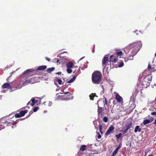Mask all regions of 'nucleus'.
Segmentation results:
<instances>
[{
  "mask_svg": "<svg viewBox=\"0 0 156 156\" xmlns=\"http://www.w3.org/2000/svg\"><path fill=\"white\" fill-rule=\"evenodd\" d=\"M47 68V66L45 65L39 66L36 70L33 69H29L26 70L23 73V75L27 77L31 76L33 75L37 74L38 70H41L45 69Z\"/></svg>",
  "mask_w": 156,
  "mask_h": 156,
  "instance_id": "obj_1",
  "label": "nucleus"
},
{
  "mask_svg": "<svg viewBox=\"0 0 156 156\" xmlns=\"http://www.w3.org/2000/svg\"><path fill=\"white\" fill-rule=\"evenodd\" d=\"M102 77V75L98 71H94L92 74V80L94 83L99 84Z\"/></svg>",
  "mask_w": 156,
  "mask_h": 156,
  "instance_id": "obj_2",
  "label": "nucleus"
},
{
  "mask_svg": "<svg viewBox=\"0 0 156 156\" xmlns=\"http://www.w3.org/2000/svg\"><path fill=\"white\" fill-rule=\"evenodd\" d=\"M37 78L38 77H37L34 76L30 78V79L26 80L23 84L26 85L30 83L32 84L36 82H37V81L38 80Z\"/></svg>",
  "mask_w": 156,
  "mask_h": 156,
  "instance_id": "obj_3",
  "label": "nucleus"
},
{
  "mask_svg": "<svg viewBox=\"0 0 156 156\" xmlns=\"http://www.w3.org/2000/svg\"><path fill=\"white\" fill-rule=\"evenodd\" d=\"M132 123L130 122L129 123H127L125 125V127L124 128V129L121 130L120 132L124 134L126 133L127 132L128 130L132 127Z\"/></svg>",
  "mask_w": 156,
  "mask_h": 156,
  "instance_id": "obj_4",
  "label": "nucleus"
},
{
  "mask_svg": "<svg viewBox=\"0 0 156 156\" xmlns=\"http://www.w3.org/2000/svg\"><path fill=\"white\" fill-rule=\"evenodd\" d=\"M138 47H135L132 50L131 53L132 54V57L135 55L139 51L142 46V44L141 42H139L138 43Z\"/></svg>",
  "mask_w": 156,
  "mask_h": 156,
  "instance_id": "obj_5",
  "label": "nucleus"
},
{
  "mask_svg": "<svg viewBox=\"0 0 156 156\" xmlns=\"http://www.w3.org/2000/svg\"><path fill=\"white\" fill-rule=\"evenodd\" d=\"M60 96L64 97L63 99L66 100H68L72 98L71 94L69 92H65L64 95L58 96V97H60Z\"/></svg>",
  "mask_w": 156,
  "mask_h": 156,
  "instance_id": "obj_6",
  "label": "nucleus"
},
{
  "mask_svg": "<svg viewBox=\"0 0 156 156\" xmlns=\"http://www.w3.org/2000/svg\"><path fill=\"white\" fill-rule=\"evenodd\" d=\"M28 112V110H26L24 111H21L19 113H16L15 115L16 118H20L24 116Z\"/></svg>",
  "mask_w": 156,
  "mask_h": 156,
  "instance_id": "obj_7",
  "label": "nucleus"
},
{
  "mask_svg": "<svg viewBox=\"0 0 156 156\" xmlns=\"http://www.w3.org/2000/svg\"><path fill=\"white\" fill-rule=\"evenodd\" d=\"M118 59V56H115V54L111 55L109 57V62L111 63H116Z\"/></svg>",
  "mask_w": 156,
  "mask_h": 156,
  "instance_id": "obj_8",
  "label": "nucleus"
},
{
  "mask_svg": "<svg viewBox=\"0 0 156 156\" xmlns=\"http://www.w3.org/2000/svg\"><path fill=\"white\" fill-rule=\"evenodd\" d=\"M108 57L109 56L108 55H106L104 57L102 61V64L103 66H104V67L105 66V65H106L107 62L108 61Z\"/></svg>",
  "mask_w": 156,
  "mask_h": 156,
  "instance_id": "obj_9",
  "label": "nucleus"
},
{
  "mask_svg": "<svg viewBox=\"0 0 156 156\" xmlns=\"http://www.w3.org/2000/svg\"><path fill=\"white\" fill-rule=\"evenodd\" d=\"M115 127L113 126H111L108 128L105 134L106 136H108L110 134L113 130H114Z\"/></svg>",
  "mask_w": 156,
  "mask_h": 156,
  "instance_id": "obj_10",
  "label": "nucleus"
},
{
  "mask_svg": "<svg viewBox=\"0 0 156 156\" xmlns=\"http://www.w3.org/2000/svg\"><path fill=\"white\" fill-rule=\"evenodd\" d=\"M115 98L117 101L119 103H120L123 102V99L122 98L118 93H117L116 94Z\"/></svg>",
  "mask_w": 156,
  "mask_h": 156,
  "instance_id": "obj_11",
  "label": "nucleus"
},
{
  "mask_svg": "<svg viewBox=\"0 0 156 156\" xmlns=\"http://www.w3.org/2000/svg\"><path fill=\"white\" fill-rule=\"evenodd\" d=\"M145 80L147 81V82L150 84V83L152 80V76L151 75H148L145 76L144 79Z\"/></svg>",
  "mask_w": 156,
  "mask_h": 156,
  "instance_id": "obj_12",
  "label": "nucleus"
},
{
  "mask_svg": "<svg viewBox=\"0 0 156 156\" xmlns=\"http://www.w3.org/2000/svg\"><path fill=\"white\" fill-rule=\"evenodd\" d=\"M141 84L143 86V87L145 88H146L150 85V84L147 82V81L145 80L144 79L143 80L141 83Z\"/></svg>",
  "mask_w": 156,
  "mask_h": 156,
  "instance_id": "obj_13",
  "label": "nucleus"
},
{
  "mask_svg": "<svg viewBox=\"0 0 156 156\" xmlns=\"http://www.w3.org/2000/svg\"><path fill=\"white\" fill-rule=\"evenodd\" d=\"M99 102V101H97V104H98V115H102V113L103 111V108H102L100 107L98 105V102Z\"/></svg>",
  "mask_w": 156,
  "mask_h": 156,
  "instance_id": "obj_14",
  "label": "nucleus"
},
{
  "mask_svg": "<svg viewBox=\"0 0 156 156\" xmlns=\"http://www.w3.org/2000/svg\"><path fill=\"white\" fill-rule=\"evenodd\" d=\"M139 42H137L132 43L129 45V48H133L135 47H138V46H139V45H138Z\"/></svg>",
  "mask_w": 156,
  "mask_h": 156,
  "instance_id": "obj_15",
  "label": "nucleus"
},
{
  "mask_svg": "<svg viewBox=\"0 0 156 156\" xmlns=\"http://www.w3.org/2000/svg\"><path fill=\"white\" fill-rule=\"evenodd\" d=\"M115 55H117V56H119L122 55V51H120V49H116L115 50Z\"/></svg>",
  "mask_w": 156,
  "mask_h": 156,
  "instance_id": "obj_16",
  "label": "nucleus"
},
{
  "mask_svg": "<svg viewBox=\"0 0 156 156\" xmlns=\"http://www.w3.org/2000/svg\"><path fill=\"white\" fill-rule=\"evenodd\" d=\"M11 87L10 84L8 83H5L2 86V88L9 89Z\"/></svg>",
  "mask_w": 156,
  "mask_h": 156,
  "instance_id": "obj_17",
  "label": "nucleus"
},
{
  "mask_svg": "<svg viewBox=\"0 0 156 156\" xmlns=\"http://www.w3.org/2000/svg\"><path fill=\"white\" fill-rule=\"evenodd\" d=\"M73 66V63L72 62H69L66 65L67 68H71Z\"/></svg>",
  "mask_w": 156,
  "mask_h": 156,
  "instance_id": "obj_18",
  "label": "nucleus"
},
{
  "mask_svg": "<svg viewBox=\"0 0 156 156\" xmlns=\"http://www.w3.org/2000/svg\"><path fill=\"white\" fill-rule=\"evenodd\" d=\"M141 128H140L139 126H137L135 127L134 131L135 133H136L137 131H138L139 132H140L141 131Z\"/></svg>",
  "mask_w": 156,
  "mask_h": 156,
  "instance_id": "obj_19",
  "label": "nucleus"
},
{
  "mask_svg": "<svg viewBox=\"0 0 156 156\" xmlns=\"http://www.w3.org/2000/svg\"><path fill=\"white\" fill-rule=\"evenodd\" d=\"M87 146L85 145H82L80 148V150L84 151L87 150Z\"/></svg>",
  "mask_w": 156,
  "mask_h": 156,
  "instance_id": "obj_20",
  "label": "nucleus"
},
{
  "mask_svg": "<svg viewBox=\"0 0 156 156\" xmlns=\"http://www.w3.org/2000/svg\"><path fill=\"white\" fill-rule=\"evenodd\" d=\"M151 122V121L150 119H146L144 121L143 123L144 125H145Z\"/></svg>",
  "mask_w": 156,
  "mask_h": 156,
  "instance_id": "obj_21",
  "label": "nucleus"
},
{
  "mask_svg": "<svg viewBox=\"0 0 156 156\" xmlns=\"http://www.w3.org/2000/svg\"><path fill=\"white\" fill-rule=\"evenodd\" d=\"M96 96L95 93H94V94L92 93L91 94H90L89 95L90 99L92 100H93L94 97Z\"/></svg>",
  "mask_w": 156,
  "mask_h": 156,
  "instance_id": "obj_22",
  "label": "nucleus"
},
{
  "mask_svg": "<svg viewBox=\"0 0 156 156\" xmlns=\"http://www.w3.org/2000/svg\"><path fill=\"white\" fill-rule=\"evenodd\" d=\"M147 69L148 70L150 71L151 72H152V71H153L154 69L153 68L151 67V65L150 63L149 64L148 66Z\"/></svg>",
  "mask_w": 156,
  "mask_h": 156,
  "instance_id": "obj_23",
  "label": "nucleus"
},
{
  "mask_svg": "<svg viewBox=\"0 0 156 156\" xmlns=\"http://www.w3.org/2000/svg\"><path fill=\"white\" fill-rule=\"evenodd\" d=\"M76 77V76H74L73 78H72L71 79H70L67 82V83H70L73 82V81H74L75 80Z\"/></svg>",
  "mask_w": 156,
  "mask_h": 156,
  "instance_id": "obj_24",
  "label": "nucleus"
},
{
  "mask_svg": "<svg viewBox=\"0 0 156 156\" xmlns=\"http://www.w3.org/2000/svg\"><path fill=\"white\" fill-rule=\"evenodd\" d=\"M55 69V68L54 67H52L51 68H48L47 69V72L48 73H50L52 71H53L54 69Z\"/></svg>",
  "mask_w": 156,
  "mask_h": 156,
  "instance_id": "obj_25",
  "label": "nucleus"
},
{
  "mask_svg": "<svg viewBox=\"0 0 156 156\" xmlns=\"http://www.w3.org/2000/svg\"><path fill=\"white\" fill-rule=\"evenodd\" d=\"M103 125L101 124H99V131L101 132V134H102V133H103V132L101 130L102 129V128H103Z\"/></svg>",
  "mask_w": 156,
  "mask_h": 156,
  "instance_id": "obj_26",
  "label": "nucleus"
},
{
  "mask_svg": "<svg viewBox=\"0 0 156 156\" xmlns=\"http://www.w3.org/2000/svg\"><path fill=\"white\" fill-rule=\"evenodd\" d=\"M118 63V67H121L123 66L124 65V63L122 61H121L119 62Z\"/></svg>",
  "mask_w": 156,
  "mask_h": 156,
  "instance_id": "obj_27",
  "label": "nucleus"
},
{
  "mask_svg": "<svg viewBox=\"0 0 156 156\" xmlns=\"http://www.w3.org/2000/svg\"><path fill=\"white\" fill-rule=\"evenodd\" d=\"M31 101L32 102V103L31 104V105L33 106L35 105V100L34 98H32L31 99Z\"/></svg>",
  "mask_w": 156,
  "mask_h": 156,
  "instance_id": "obj_28",
  "label": "nucleus"
},
{
  "mask_svg": "<svg viewBox=\"0 0 156 156\" xmlns=\"http://www.w3.org/2000/svg\"><path fill=\"white\" fill-rule=\"evenodd\" d=\"M118 150L116 148L115 149V150L113 151V152L112 153V156H115L117 154Z\"/></svg>",
  "mask_w": 156,
  "mask_h": 156,
  "instance_id": "obj_29",
  "label": "nucleus"
},
{
  "mask_svg": "<svg viewBox=\"0 0 156 156\" xmlns=\"http://www.w3.org/2000/svg\"><path fill=\"white\" fill-rule=\"evenodd\" d=\"M6 123H7V124H6V126H10L12 125H14L13 122H6Z\"/></svg>",
  "mask_w": 156,
  "mask_h": 156,
  "instance_id": "obj_30",
  "label": "nucleus"
},
{
  "mask_svg": "<svg viewBox=\"0 0 156 156\" xmlns=\"http://www.w3.org/2000/svg\"><path fill=\"white\" fill-rule=\"evenodd\" d=\"M122 135V133H120L118 135H116L115 137H117V139H119L121 137Z\"/></svg>",
  "mask_w": 156,
  "mask_h": 156,
  "instance_id": "obj_31",
  "label": "nucleus"
},
{
  "mask_svg": "<svg viewBox=\"0 0 156 156\" xmlns=\"http://www.w3.org/2000/svg\"><path fill=\"white\" fill-rule=\"evenodd\" d=\"M151 151V150L150 149H149L147 150H146L145 151V156H146L147 154H148V153Z\"/></svg>",
  "mask_w": 156,
  "mask_h": 156,
  "instance_id": "obj_32",
  "label": "nucleus"
},
{
  "mask_svg": "<svg viewBox=\"0 0 156 156\" xmlns=\"http://www.w3.org/2000/svg\"><path fill=\"white\" fill-rule=\"evenodd\" d=\"M67 72L69 73H71L72 72V70L71 68H67Z\"/></svg>",
  "mask_w": 156,
  "mask_h": 156,
  "instance_id": "obj_33",
  "label": "nucleus"
},
{
  "mask_svg": "<svg viewBox=\"0 0 156 156\" xmlns=\"http://www.w3.org/2000/svg\"><path fill=\"white\" fill-rule=\"evenodd\" d=\"M56 81L58 82L59 85H61L62 83V81L60 79H58L56 80Z\"/></svg>",
  "mask_w": 156,
  "mask_h": 156,
  "instance_id": "obj_34",
  "label": "nucleus"
},
{
  "mask_svg": "<svg viewBox=\"0 0 156 156\" xmlns=\"http://www.w3.org/2000/svg\"><path fill=\"white\" fill-rule=\"evenodd\" d=\"M103 121L106 122L108 121V119L106 117H104L103 119Z\"/></svg>",
  "mask_w": 156,
  "mask_h": 156,
  "instance_id": "obj_35",
  "label": "nucleus"
},
{
  "mask_svg": "<svg viewBox=\"0 0 156 156\" xmlns=\"http://www.w3.org/2000/svg\"><path fill=\"white\" fill-rule=\"evenodd\" d=\"M98 136L97 137L98 139H100L101 137V135L98 132H97Z\"/></svg>",
  "mask_w": 156,
  "mask_h": 156,
  "instance_id": "obj_36",
  "label": "nucleus"
},
{
  "mask_svg": "<svg viewBox=\"0 0 156 156\" xmlns=\"http://www.w3.org/2000/svg\"><path fill=\"white\" fill-rule=\"evenodd\" d=\"M122 147V143H120L118 146L116 148L118 150L119 149Z\"/></svg>",
  "mask_w": 156,
  "mask_h": 156,
  "instance_id": "obj_37",
  "label": "nucleus"
},
{
  "mask_svg": "<svg viewBox=\"0 0 156 156\" xmlns=\"http://www.w3.org/2000/svg\"><path fill=\"white\" fill-rule=\"evenodd\" d=\"M132 58H131V59H128V58H124V61L125 62H126L127 61H128L129 60H132L133 59V57H132Z\"/></svg>",
  "mask_w": 156,
  "mask_h": 156,
  "instance_id": "obj_38",
  "label": "nucleus"
},
{
  "mask_svg": "<svg viewBox=\"0 0 156 156\" xmlns=\"http://www.w3.org/2000/svg\"><path fill=\"white\" fill-rule=\"evenodd\" d=\"M38 108H39L37 107H35L33 109V111L34 112H36Z\"/></svg>",
  "mask_w": 156,
  "mask_h": 156,
  "instance_id": "obj_39",
  "label": "nucleus"
},
{
  "mask_svg": "<svg viewBox=\"0 0 156 156\" xmlns=\"http://www.w3.org/2000/svg\"><path fill=\"white\" fill-rule=\"evenodd\" d=\"M105 103L104 104V105H107L108 104V101L106 99V98H105Z\"/></svg>",
  "mask_w": 156,
  "mask_h": 156,
  "instance_id": "obj_40",
  "label": "nucleus"
},
{
  "mask_svg": "<svg viewBox=\"0 0 156 156\" xmlns=\"http://www.w3.org/2000/svg\"><path fill=\"white\" fill-rule=\"evenodd\" d=\"M32 113H33V112L32 111L29 112L28 115L26 117V118H27V117H29V116H30L32 114Z\"/></svg>",
  "mask_w": 156,
  "mask_h": 156,
  "instance_id": "obj_41",
  "label": "nucleus"
},
{
  "mask_svg": "<svg viewBox=\"0 0 156 156\" xmlns=\"http://www.w3.org/2000/svg\"><path fill=\"white\" fill-rule=\"evenodd\" d=\"M151 115H156V112H151Z\"/></svg>",
  "mask_w": 156,
  "mask_h": 156,
  "instance_id": "obj_42",
  "label": "nucleus"
},
{
  "mask_svg": "<svg viewBox=\"0 0 156 156\" xmlns=\"http://www.w3.org/2000/svg\"><path fill=\"white\" fill-rule=\"evenodd\" d=\"M19 121V119H17L15 121L13 122L14 124L15 125L16 123H17Z\"/></svg>",
  "mask_w": 156,
  "mask_h": 156,
  "instance_id": "obj_43",
  "label": "nucleus"
},
{
  "mask_svg": "<svg viewBox=\"0 0 156 156\" xmlns=\"http://www.w3.org/2000/svg\"><path fill=\"white\" fill-rule=\"evenodd\" d=\"M45 59L46 60H47L49 62L50 61V59L49 58H48L47 57H46L45 58Z\"/></svg>",
  "mask_w": 156,
  "mask_h": 156,
  "instance_id": "obj_44",
  "label": "nucleus"
},
{
  "mask_svg": "<svg viewBox=\"0 0 156 156\" xmlns=\"http://www.w3.org/2000/svg\"><path fill=\"white\" fill-rule=\"evenodd\" d=\"M154 119L153 117H151V119H150V121H151V122L153 121Z\"/></svg>",
  "mask_w": 156,
  "mask_h": 156,
  "instance_id": "obj_45",
  "label": "nucleus"
},
{
  "mask_svg": "<svg viewBox=\"0 0 156 156\" xmlns=\"http://www.w3.org/2000/svg\"><path fill=\"white\" fill-rule=\"evenodd\" d=\"M16 125H12V128L13 129L16 126Z\"/></svg>",
  "mask_w": 156,
  "mask_h": 156,
  "instance_id": "obj_46",
  "label": "nucleus"
},
{
  "mask_svg": "<svg viewBox=\"0 0 156 156\" xmlns=\"http://www.w3.org/2000/svg\"><path fill=\"white\" fill-rule=\"evenodd\" d=\"M61 74V72H58L56 73V74Z\"/></svg>",
  "mask_w": 156,
  "mask_h": 156,
  "instance_id": "obj_47",
  "label": "nucleus"
},
{
  "mask_svg": "<svg viewBox=\"0 0 156 156\" xmlns=\"http://www.w3.org/2000/svg\"><path fill=\"white\" fill-rule=\"evenodd\" d=\"M153 123L154 124L156 125V119H155L154 122H153Z\"/></svg>",
  "mask_w": 156,
  "mask_h": 156,
  "instance_id": "obj_48",
  "label": "nucleus"
},
{
  "mask_svg": "<svg viewBox=\"0 0 156 156\" xmlns=\"http://www.w3.org/2000/svg\"><path fill=\"white\" fill-rule=\"evenodd\" d=\"M85 57H83L81 58L80 59H79V61H80L81 60H82L83 58H84Z\"/></svg>",
  "mask_w": 156,
  "mask_h": 156,
  "instance_id": "obj_49",
  "label": "nucleus"
},
{
  "mask_svg": "<svg viewBox=\"0 0 156 156\" xmlns=\"http://www.w3.org/2000/svg\"><path fill=\"white\" fill-rule=\"evenodd\" d=\"M153 155L152 154H151L150 155H148V156H152Z\"/></svg>",
  "mask_w": 156,
  "mask_h": 156,
  "instance_id": "obj_50",
  "label": "nucleus"
},
{
  "mask_svg": "<svg viewBox=\"0 0 156 156\" xmlns=\"http://www.w3.org/2000/svg\"><path fill=\"white\" fill-rule=\"evenodd\" d=\"M30 103V102H29L27 104V105H29Z\"/></svg>",
  "mask_w": 156,
  "mask_h": 156,
  "instance_id": "obj_51",
  "label": "nucleus"
},
{
  "mask_svg": "<svg viewBox=\"0 0 156 156\" xmlns=\"http://www.w3.org/2000/svg\"><path fill=\"white\" fill-rule=\"evenodd\" d=\"M5 127V126H2V127H1V128L2 129H3Z\"/></svg>",
  "mask_w": 156,
  "mask_h": 156,
  "instance_id": "obj_52",
  "label": "nucleus"
},
{
  "mask_svg": "<svg viewBox=\"0 0 156 156\" xmlns=\"http://www.w3.org/2000/svg\"><path fill=\"white\" fill-rule=\"evenodd\" d=\"M73 66L75 68H76V67H78L77 66Z\"/></svg>",
  "mask_w": 156,
  "mask_h": 156,
  "instance_id": "obj_53",
  "label": "nucleus"
},
{
  "mask_svg": "<svg viewBox=\"0 0 156 156\" xmlns=\"http://www.w3.org/2000/svg\"><path fill=\"white\" fill-rule=\"evenodd\" d=\"M148 118H150V116L149 115H148Z\"/></svg>",
  "mask_w": 156,
  "mask_h": 156,
  "instance_id": "obj_54",
  "label": "nucleus"
},
{
  "mask_svg": "<svg viewBox=\"0 0 156 156\" xmlns=\"http://www.w3.org/2000/svg\"><path fill=\"white\" fill-rule=\"evenodd\" d=\"M20 120H23V119H20Z\"/></svg>",
  "mask_w": 156,
  "mask_h": 156,
  "instance_id": "obj_55",
  "label": "nucleus"
},
{
  "mask_svg": "<svg viewBox=\"0 0 156 156\" xmlns=\"http://www.w3.org/2000/svg\"><path fill=\"white\" fill-rule=\"evenodd\" d=\"M155 56L156 57V53L155 54Z\"/></svg>",
  "mask_w": 156,
  "mask_h": 156,
  "instance_id": "obj_56",
  "label": "nucleus"
},
{
  "mask_svg": "<svg viewBox=\"0 0 156 156\" xmlns=\"http://www.w3.org/2000/svg\"><path fill=\"white\" fill-rule=\"evenodd\" d=\"M75 72H76V71H74V72H73V73H75Z\"/></svg>",
  "mask_w": 156,
  "mask_h": 156,
  "instance_id": "obj_57",
  "label": "nucleus"
},
{
  "mask_svg": "<svg viewBox=\"0 0 156 156\" xmlns=\"http://www.w3.org/2000/svg\"><path fill=\"white\" fill-rule=\"evenodd\" d=\"M78 69L79 70V71H80V68H79V69Z\"/></svg>",
  "mask_w": 156,
  "mask_h": 156,
  "instance_id": "obj_58",
  "label": "nucleus"
},
{
  "mask_svg": "<svg viewBox=\"0 0 156 156\" xmlns=\"http://www.w3.org/2000/svg\"><path fill=\"white\" fill-rule=\"evenodd\" d=\"M155 109V111H156V109L155 108H154Z\"/></svg>",
  "mask_w": 156,
  "mask_h": 156,
  "instance_id": "obj_59",
  "label": "nucleus"
},
{
  "mask_svg": "<svg viewBox=\"0 0 156 156\" xmlns=\"http://www.w3.org/2000/svg\"><path fill=\"white\" fill-rule=\"evenodd\" d=\"M105 109H106V108H105Z\"/></svg>",
  "mask_w": 156,
  "mask_h": 156,
  "instance_id": "obj_60",
  "label": "nucleus"
}]
</instances>
